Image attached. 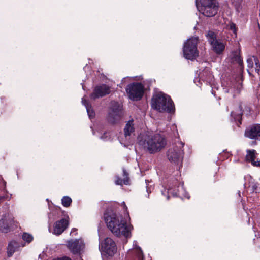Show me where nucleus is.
<instances>
[{
    "label": "nucleus",
    "instance_id": "dca6fc26",
    "mask_svg": "<svg viewBox=\"0 0 260 260\" xmlns=\"http://www.w3.org/2000/svg\"><path fill=\"white\" fill-rule=\"evenodd\" d=\"M248 69L249 74L251 72H255L257 74L260 72V63L257 57L253 56L249 57L247 60Z\"/></svg>",
    "mask_w": 260,
    "mask_h": 260
},
{
    "label": "nucleus",
    "instance_id": "7c9ffc66",
    "mask_svg": "<svg viewBox=\"0 0 260 260\" xmlns=\"http://www.w3.org/2000/svg\"><path fill=\"white\" fill-rule=\"evenodd\" d=\"M53 260H71V259L68 257L64 256L60 258H57L53 259Z\"/></svg>",
    "mask_w": 260,
    "mask_h": 260
},
{
    "label": "nucleus",
    "instance_id": "39448f33",
    "mask_svg": "<svg viewBox=\"0 0 260 260\" xmlns=\"http://www.w3.org/2000/svg\"><path fill=\"white\" fill-rule=\"evenodd\" d=\"M198 38L192 37L188 39L183 46V52L184 57L189 60H193L198 56L199 52L197 50Z\"/></svg>",
    "mask_w": 260,
    "mask_h": 260
},
{
    "label": "nucleus",
    "instance_id": "f704fd0d",
    "mask_svg": "<svg viewBox=\"0 0 260 260\" xmlns=\"http://www.w3.org/2000/svg\"><path fill=\"white\" fill-rule=\"evenodd\" d=\"M234 112H232L231 113V115H232V116H233V117H234Z\"/></svg>",
    "mask_w": 260,
    "mask_h": 260
},
{
    "label": "nucleus",
    "instance_id": "72a5a7b5",
    "mask_svg": "<svg viewBox=\"0 0 260 260\" xmlns=\"http://www.w3.org/2000/svg\"><path fill=\"white\" fill-rule=\"evenodd\" d=\"M128 79H129L128 77L124 78L122 79V82H125L126 81V80H128Z\"/></svg>",
    "mask_w": 260,
    "mask_h": 260
},
{
    "label": "nucleus",
    "instance_id": "9d476101",
    "mask_svg": "<svg viewBox=\"0 0 260 260\" xmlns=\"http://www.w3.org/2000/svg\"><path fill=\"white\" fill-rule=\"evenodd\" d=\"M99 248L102 252L110 256H113L117 251V246L115 242L108 237L100 243Z\"/></svg>",
    "mask_w": 260,
    "mask_h": 260
},
{
    "label": "nucleus",
    "instance_id": "bb28decb",
    "mask_svg": "<svg viewBox=\"0 0 260 260\" xmlns=\"http://www.w3.org/2000/svg\"><path fill=\"white\" fill-rule=\"evenodd\" d=\"M22 239L24 241L29 243L33 240V237L31 235L28 233H24L22 235Z\"/></svg>",
    "mask_w": 260,
    "mask_h": 260
},
{
    "label": "nucleus",
    "instance_id": "1a4fd4ad",
    "mask_svg": "<svg viewBox=\"0 0 260 260\" xmlns=\"http://www.w3.org/2000/svg\"><path fill=\"white\" fill-rule=\"evenodd\" d=\"M122 115V105L121 103L112 101L108 116V121L112 123L118 121Z\"/></svg>",
    "mask_w": 260,
    "mask_h": 260
},
{
    "label": "nucleus",
    "instance_id": "7ed1b4c3",
    "mask_svg": "<svg viewBox=\"0 0 260 260\" xmlns=\"http://www.w3.org/2000/svg\"><path fill=\"white\" fill-rule=\"evenodd\" d=\"M152 107L160 112H171L174 110V105L170 97L162 92L156 93L151 101Z\"/></svg>",
    "mask_w": 260,
    "mask_h": 260
},
{
    "label": "nucleus",
    "instance_id": "412c9836",
    "mask_svg": "<svg viewBox=\"0 0 260 260\" xmlns=\"http://www.w3.org/2000/svg\"><path fill=\"white\" fill-rule=\"evenodd\" d=\"M133 252L135 254L134 260H144V255L142 251L138 245L137 241L133 242Z\"/></svg>",
    "mask_w": 260,
    "mask_h": 260
},
{
    "label": "nucleus",
    "instance_id": "c756f323",
    "mask_svg": "<svg viewBox=\"0 0 260 260\" xmlns=\"http://www.w3.org/2000/svg\"><path fill=\"white\" fill-rule=\"evenodd\" d=\"M71 235L72 236L76 235L77 234V230L75 228H73L71 231Z\"/></svg>",
    "mask_w": 260,
    "mask_h": 260
},
{
    "label": "nucleus",
    "instance_id": "2f4dec72",
    "mask_svg": "<svg viewBox=\"0 0 260 260\" xmlns=\"http://www.w3.org/2000/svg\"><path fill=\"white\" fill-rule=\"evenodd\" d=\"M6 198V199L9 200L11 199V195H10L9 196H7V197H5L1 196L0 197V200H1L3 198Z\"/></svg>",
    "mask_w": 260,
    "mask_h": 260
},
{
    "label": "nucleus",
    "instance_id": "f8f14e48",
    "mask_svg": "<svg viewBox=\"0 0 260 260\" xmlns=\"http://www.w3.org/2000/svg\"><path fill=\"white\" fill-rule=\"evenodd\" d=\"M208 41L212 45L214 51L218 54L221 53L225 48L224 44L221 41L216 39V36L214 32L209 31L206 35Z\"/></svg>",
    "mask_w": 260,
    "mask_h": 260
},
{
    "label": "nucleus",
    "instance_id": "cd10ccee",
    "mask_svg": "<svg viewBox=\"0 0 260 260\" xmlns=\"http://www.w3.org/2000/svg\"><path fill=\"white\" fill-rule=\"evenodd\" d=\"M227 28L232 31L234 34L236 36L237 35V28L234 23L232 22H230L227 25Z\"/></svg>",
    "mask_w": 260,
    "mask_h": 260
},
{
    "label": "nucleus",
    "instance_id": "2eb2a0df",
    "mask_svg": "<svg viewBox=\"0 0 260 260\" xmlns=\"http://www.w3.org/2000/svg\"><path fill=\"white\" fill-rule=\"evenodd\" d=\"M244 135L251 139H260V124H254L247 128Z\"/></svg>",
    "mask_w": 260,
    "mask_h": 260
},
{
    "label": "nucleus",
    "instance_id": "423d86ee",
    "mask_svg": "<svg viewBox=\"0 0 260 260\" xmlns=\"http://www.w3.org/2000/svg\"><path fill=\"white\" fill-rule=\"evenodd\" d=\"M183 146L182 142L178 141L169 149L167 157L170 161L177 165L182 162L184 154Z\"/></svg>",
    "mask_w": 260,
    "mask_h": 260
},
{
    "label": "nucleus",
    "instance_id": "c9c22d12",
    "mask_svg": "<svg viewBox=\"0 0 260 260\" xmlns=\"http://www.w3.org/2000/svg\"><path fill=\"white\" fill-rule=\"evenodd\" d=\"M162 194L165 195V192L163 191H162Z\"/></svg>",
    "mask_w": 260,
    "mask_h": 260
},
{
    "label": "nucleus",
    "instance_id": "6e6552de",
    "mask_svg": "<svg viewBox=\"0 0 260 260\" xmlns=\"http://www.w3.org/2000/svg\"><path fill=\"white\" fill-rule=\"evenodd\" d=\"M17 224L13 215L10 211H8L3 215L0 219V231L7 233L14 226H16Z\"/></svg>",
    "mask_w": 260,
    "mask_h": 260
},
{
    "label": "nucleus",
    "instance_id": "e433bc0d",
    "mask_svg": "<svg viewBox=\"0 0 260 260\" xmlns=\"http://www.w3.org/2000/svg\"><path fill=\"white\" fill-rule=\"evenodd\" d=\"M82 88H83V89H84V86H83V85L82 86Z\"/></svg>",
    "mask_w": 260,
    "mask_h": 260
},
{
    "label": "nucleus",
    "instance_id": "5701e85b",
    "mask_svg": "<svg viewBox=\"0 0 260 260\" xmlns=\"http://www.w3.org/2000/svg\"><path fill=\"white\" fill-rule=\"evenodd\" d=\"M135 128L134 125V121L133 120H129L126 124L124 129V135L125 137L129 136L132 133L134 132Z\"/></svg>",
    "mask_w": 260,
    "mask_h": 260
},
{
    "label": "nucleus",
    "instance_id": "f257e3e1",
    "mask_svg": "<svg viewBox=\"0 0 260 260\" xmlns=\"http://www.w3.org/2000/svg\"><path fill=\"white\" fill-rule=\"evenodd\" d=\"M105 220L108 228L116 236H124L126 238L131 236V231L133 227L127 223L120 214L112 213L105 215Z\"/></svg>",
    "mask_w": 260,
    "mask_h": 260
},
{
    "label": "nucleus",
    "instance_id": "b1692460",
    "mask_svg": "<svg viewBox=\"0 0 260 260\" xmlns=\"http://www.w3.org/2000/svg\"><path fill=\"white\" fill-rule=\"evenodd\" d=\"M82 103L85 106L89 117L91 119L94 116V112L88 102L83 98L82 99Z\"/></svg>",
    "mask_w": 260,
    "mask_h": 260
},
{
    "label": "nucleus",
    "instance_id": "c85d7f7f",
    "mask_svg": "<svg viewBox=\"0 0 260 260\" xmlns=\"http://www.w3.org/2000/svg\"><path fill=\"white\" fill-rule=\"evenodd\" d=\"M109 133L107 132H105L104 134L101 136L100 138L103 140H107L109 139Z\"/></svg>",
    "mask_w": 260,
    "mask_h": 260
},
{
    "label": "nucleus",
    "instance_id": "393cba45",
    "mask_svg": "<svg viewBox=\"0 0 260 260\" xmlns=\"http://www.w3.org/2000/svg\"><path fill=\"white\" fill-rule=\"evenodd\" d=\"M123 179H121L119 177H117V179L115 180V184L116 185H122L123 184L125 185L128 184V174L126 173L125 170H123Z\"/></svg>",
    "mask_w": 260,
    "mask_h": 260
},
{
    "label": "nucleus",
    "instance_id": "f3484780",
    "mask_svg": "<svg viewBox=\"0 0 260 260\" xmlns=\"http://www.w3.org/2000/svg\"><path fill=\"white\" fill-rule=\"evenodd\" d=\"M178 188H179L178 189V193L175 191V189H174L173 185L172 186L169 185V188L168 189V191H167V199H168L169 198V193L172 194L174 196H182L187 199H189V196H188V193H187L184 189L183 184H181L180 186H178Z\"/></svg>",
    "mask_w": 260,
    "mask_h": 260
},
{
    "label": "nucleus",
    "instance_id": "aec40b11",
    "mask_svg": "<svg viewBox=\"0 0 260 260\" xmlns=\"http://www.w3.org/2000/svg\"><path fill=\"white\" fill-rule=\"evenodd\" d=\"M241 88V81L240 78H239L238 81L235 84H233L228 90L225 89V92L233 94V96H235V94L240 92Z\"/></svg>",
    "mask_w": 260,
    "mask_h": 260
},
{
    "label": "nucleus",
    "instance_id": "20e7f679",
    "mask_svg": "<svg viewBox=\"0 0 260 260\" xmlns=\"http://www.w3.org/2000/svg\"><path fill=\"white\" fill-rule=\"evenodd\" d=\"M198 11L206 17L215 16L218 10V3L216 0H196Z\"/></svg>",
    "mask_w": 260,
    "mask_h": 260
},
{
    "label": "nucleus",
    "instance_id": "ddd939ff",
    "mask_svg": "<svg viewBox=\"0 0 260 260\" xmlns=\"http://www.w3.org/2000/svg\"><path fill=\"white\" fill-rule=\"evenodd\" d=\"M69 219V216H67L62 219L56 221L54 224L52 233L56 235H59L63 233L68 226Z\"/></svg>",
    "mask_w": 260,
    "mask_h": 260
},
{
    "label": "nucleus",
    "instance_id": "6ab92c4d",
    "mask_svg": "<svg viewBox=\"0 0 260 260\" xmlns=\"http://www.w3.org/2000/svg\"><path fill=\"white\" fill-rule=\"evenodd\" d=\"M247 154L246 155V160L250 162L253 166H260V160L255 161V158L257 155V153L255 150H247L246 151Z\"/></svg>",
    "mask_w": 260,
    "mask_h": 260
},
{
    "label": "nucleus",
    "instance_id": "9b49d317",
    "mask_svg": "<svg viewBox=\"0 0 260 260\" xmlns=\"http://www.w3.org/2000/svg\"><path fill=\"white\" fill-rule=\"evenodd\" d=\"M66 246L73 254H80L85 248V244L82 239L68 240Z\"/></svg>",
    "mask_w": 260,
    "mask_h": 260
},
{
    "label": "nucleus",
    "instance_id": "f03ea898",
    "mask_svg": "<svg viewBox=\"0 0 260 260\" xmlns=\"http://www.w3.org/2000/svg\"><path fill=\"white\" fill-rule=\"evenodd\" d=\"M139 144L149 153H154L165 147L166 141L161 135L152 134L146 135L144 140H140Z\"/></svg>",
    "mask_w": 260,
    "mask_h": 260
},
{
    "label": "nucleus",
    "instance_id": "a211bd4d",
    "mask_svg": "<svg viewBox=\"0 0 260 260\" xmlns=\"http://www.w3.org/2000/svg\"><path fill=\"white\" fill-rule=\"evenodd\" d=\"M25 246V244L15 240L11 241L7 247L8 255L10 257L12 256L13 253L19 250L20 247Z\"/></svg>",
    "mask_w": 260,
    "mask_h": 260
},
{
    "label": "nucleus",
    "instance_id": "473e14b6",
    "mask_svg": "<svg viewBox=\"0 0 260 260\" xmlns=\"http://www.w3.org/2000/svg\"><path fill=\"white\" fill-rule=\"evenodd\" d=\"M241 114H239L237 115L236 117H234V119L235 120H239L241 119Z\"/></svg>",
    "mask_w": 260,
    "mask_h": 260
},
{
    "label": "nucleus",
    "instance_id": "4468645a",
    "mask_svg": "<svg viewBox=\"0 0 260 260\" xmlns=\"http://www.w3.org/2000/svg\"><path fill=\"white\" fill-rule=\"evenodd\" d=\"M110 92V87L107 85L103 84L95 87L93 92L90 95V98L95 100L108 94Z\"/></svg>",
    "mask_w": 260,
    "mask_h": 260
},
{
    "label": "nucleus",
    "instance_id": "0eeeda50",
    "mask_svg": "<svg viewBox=\"0 0 260 260\" xmlns=\"http://www.w3.org/2000/svg\"><path fill=\"white\" fill-rule=\"evenodd\" d=\"M128 98L133 101H139L142 99L144 93V86L140 83L129 84L126 88Z\"/></svg>",
    "mask_w": 260,
    "mask_h": 260
},
{
    "label": "nucleus",
    "instance_id": "4be33fe9",
    "mask_svg": "<svg viewBox=\"0 0 260 260\" xmlns=\"http://www.w3.org/2000/svg\"><path fill=\"white\" fill-rule=\"evenodd\" d=\"M230 59L232 63L237 64L239 66L240 70L243 68L242 60L237 51L232 53Z\"/></svg>",
    "mask_w": 260,
    "mask_h": 260
},
{
    "label": "nucleus",
    "instance_id": "a878e982",
    "mask_svg": "<svg viewBox=\"0 0 260 260\" xmlns=\"http://www.w3.org/2000/svg\"><path fill=\"white\" fill-rule=\"evenodd\" d=\"M62 204L66 207H69L72 202V199L68 196H64L61 200Z\"/></svg>",
    "mask_w": 260,
    "mask_h": 260
}]
</instances>
